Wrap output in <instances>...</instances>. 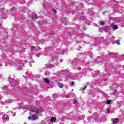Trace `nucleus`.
Returning a JSON list of instances; mask_svg holds the SVG:
<instances>
[{
  "mask_svg": "<svg viewBox=\"0 0 124 124\" xmlns=\"http://www.w3.org/2000/svg\"><path fill=\"white\" fill-rule=\"evenodd\" d=\"M71 84H72V86H73V85H74V82H72L71 83Z\"/></svg>",
  "mask_w": 124,
  "mask_h": 124,
  "instance_id": "4be33fe9",
  "label": "nucleus"
},
{
  "mask_svg": "<svg viewBox=\"0 0 124 124\" xmlns=\"http://www.w3.org/2000/svg\"><path fill=\"white\" fill-rule=\"evenodd\" d=\"M25 109L29 110V111H31V112H34V113H35L36 115H38V114H39V110L35 109L34 107L26 106V107H25Z\"/></svg>",
  "mask_w": 124,
  "mask_h": 124,
  "instance_id": "f257e3e1",
  "label": "nucleus"
},
{
  "mask_svg": "<svg viewBox=\"0 0 124 124\" xmlns=\"http://www.w3.org/2000/svg\"><path fill=\"white\" fill-rule=\"evenodd\" d=\"M31 51H33V50H34L35 49V47L34 46H33L31 47Z\"/></svg>",
  "mask_w": 124,
  "mask_h": 124,
  "instance_id": "4468645a",
  "label": "nucleus"
},
{
  "mask_svg": "<svg viewBox=\"0 0 124 124\" xmlns=\"http://www.w3.org/2000/svg\"><path fill=\"white\" fill-rule=\"evenodd\" d=\"M87 88V86H85L84 88H83V91L84 90H86V89Z\"/></svg>",
  "mask_w": 124,
  "mask_h": 124,
  "instance_id": "412c9836",
  "label": "nucleus"
},
{
  "mask_svg": "<svg viewBox=\"0 0 124 124\" xmlns=\"http://www.w3.org/2000/svg\"><path fill=\"white\" fill-rule=\"evenodd\" d=\"M116 44H117V45H120V41H117Z\"/></svg>",
  "mask_w": 124,
  "mask_h": 124,
  "instance_id": "a211bd4d",
  "label": "nucleus"
},
{
  "mask_svg": "<svg viewBox=\"0 0 124 124\" xmlns=\"http://www.w3.org/2000/svg\"><path fill=\"white\" fill-rule=\"evenodd\" d=\"M107 104H110V103H111V100H107Z\"/></svg>",
  "mask_w": 124,
  "mask_h": 124,
  "instance_id": "9b49d317",
  "label": "nucleus"
},
{
  "mask_svg": "<svg viewBox=\"0 0 124 124\" xmlns=\"http://www.w3.org/2000/svg\"><path fill=\"white\" fill-rule=\"evenodd\" d=\"M45 81L46 83V84H49V81L47 78L45 79Z\"/></svg>",
  "mask_w": 124,
  "mask_h": 124,
  "instance_id": "9d476101",
  "label": "nucleus"
},
{
  "mask_svg": "<svg viewBox=\"0 0 124 124\" xmlns=\"http://www.w3.org/2000/svg\"><path fill=\"white\" fill-rule=\"evenodd\" d=\"M36 56L37 58H39V57H40V56H41V54L40 53H39V54H36Z\"/></svg>",
  "mask_w": 124,
  "mask_h": 124,
  "instance_id": "2eb2a0df",
  "label": "nucleus"
},
{
  "mask_svg": "<svg viewBox=\"0 0 124 124\" xmlns=\"http://www.w3.org/2000/svg\"><path fill=\"white\" fill-rule=\"evenodd\" d=\"M2 120L3 122H7V121H9V118H8V115H4L2 117Z\"/></svg>",
  "mask_w": 124,
  "mask_h": 124,
  "instance_id": "f03ea898",
  "label": "nucleus"
},
{
  "mask_svg": "<svg viewBox=\"0 0 124 124\" xmlns=\"http://www.w3.org/2000/svg\"><path fill=\"white\" fill-rule=\"evenodd\" d=\"M18 69H21V68H18Z\"/></svg>",
  "mask_w": 124,
  "mask_h": 124,
  "instance_id": "393cba45",
  "label": "nucleus"
},
{
  "mask_svg": "<svg viewBox=\"0 0 124 124\" xmlns=\"http://www.w3.org/2000/svg\"><path fill=\"white\" fill-rule=\"evenodd\" d=\"M112 122H113V124H118L119 123V119L115 118L111 119Z\"/></svg>",
  "mask_w": 124,
  "mask_h": 124,
  "instance_id": "20e7f679",
  "label": "nucleus"
},
{
  "mask_svg": "<svg viewBox=\"0 0 124 124\" xmlns=\"http://www.w3.org/2000/svg\"><path fill=\"white\" fill-rule=\"evenodd\" d=\"M77 103H78L77 100H74V104H77Z\"/></svg>",
  "mask_w": 124,
  "mask_h": 124,
  "instance_id": "dca6fc26",
  "label": "nucleus"
},
{
  "mask_svg": "<svg viewBox=\"0 0 124 124\" xmlns=\"http://www.w3.org/2000/svg\"><path fill=\"white\" fill-rule=\"evenodd\" d=\"M100 23L101 25H102V26H103L104 25V24H105V22H103V21H101V22H100Z\"/></svg>",
  "mask_w": 124,
  "mask_h": 124,
  "instance_id": "ddd939ff",
  "label": "nucleus"
},
{
  "mask_svg": "<svg viewBox=\"0 0 124 124\" xmlns=\"http://www.w3.org/2000/svg\"><path fill=\"white\" fill-rule=\"evenodd\" d=\"M11 102H12V100L9 99V100H6L5 102V103H11Z\"/></svg>",
  "mask_w": 124,
  "mask_h": 124,
  "instance_id": "6e6552de",
  "label": "nucleus"
},
{
  "mask_svg": "<svg viewBox=\"0 0 124 124\" xmlns=\"http://www.w3.org/2000/svg\"><path fill=\"white\" fill-rule=\"evenodd\" d=\"M112 28H113V29H114L115 30H117L118 29V25H112Z\"/></svg>",
  "mask_w": 124,
  "mask_h": 124,
  "instance_id": "1a4fd4ad",
  "label": "nucleus"
},
{
  "mask_svg": "<svg viewBox=\"0 0 124 124\" xmlns=\"http://www.w3.org/2000/svg\"><path fill=\"white\" fill-rule=\"evenodd\" d=\"M46 75H49L50 74V73L49 72H46L45 73Z\"/></svg>",
  "mask_w": 124,
  "mask_h": 124,
  "instance_id": "f3484780",
  "label": "nucleus"
},
{
  "mask_svg": "<svg viewBox=\"0 0 124 124\" xmlns=\"http://www.w3.org/2000/svg\"><path fill=\"white\" fill-rule=\"evenodd\" d=\"M32 19H36L37 18V14H34L32 16Z\"/></svg>",
  "mask_w": 124,
  "mask_h": 124,
  "instance_id": "0eeeda50",
  "label": "nucleus"
},
{
  "mask_svg": "<svg viewBox=\"0 0 124 124\" xmlns=\"http://www.w3.org/2000/svg\"><path fill=\"white\" fill-rule=\"evenodd\" d=\"M94 122H98V120H95Z\"/></svg>",
  "mask_w": 124,
  "mask_h": 124,
  "instance_id": "b1692460",
  "label": "nucleus"
},
{
  "mask_svg": "<svg viewBox=\"0 0 124 124\" xmlns=\"http://www.w3.org/2000/svg\"><path fill=\"white\" fill-rule=\"evenodd\" d=\"M29 120H30L31 121H35V120H37V117L33 115L32 116H30L29 117Z\"/></svg>",
  "mask_w": 124,
  "mask_h": 124,
  "instance_id": "7ed1b4c3",
  "label": "nucleus"
},
{
  "mask_svg": "<svg viewBox=\"0 0 124 124\" xmlns=\"http://www.w3.org/2000/svg\"><path fill=\"white\" fill-rule=\"evenodd\" d=\"M52 12L54 14H56V13H57V11H56V10H55L54 9H52Z\"/></svg>",
  "mask_w": 124,
  "mask_h": 124,
  "instance_id": "f8f14e48",
  "label": "nucleus"
},
{
  "mask_svg": "<svg viewBox=\"0 0 124 124\" xmlns=\"http://www.w3.org/2000/svg\"><path fill=\"white\" fill-rule=\"evenodd\" d=\"M12 115H15V112H12Z\"/></svg>",
  "mask_w": 124,
  "mask_h": 124,
  "instance_id": "5701e85b",
  "label": "nucleus"
},
{
  "mask_svg": "<svg viewBox=\"0 0 124 124\" xmlns=\"http://www.w3.org/2000/svg\"><path fill=\"white\" fill-rule=\"evenodd\" d=\"M72 79H74V78H73Z\"/></svg>",
  "mask_w": 124,
  "mask_h": 124,
  "instance_id": "a878e982",
  "label": "nucleus"
},
{
  "mask_svg": "<svg viewBox=\"0 0 124 124\" xmlns=\"http://www.w3.org/2000/svg\"><path fill=\"white\" fill-rule=\"evenodd\" d=\"M72 66H74V67H75V66H76V64L75 63H72Z\"/></svg>",
  "mask_w": 124,
  "mask_h": 124,
  "instance_id": "6ab92c4d",
  "label": "nucleus"
},
{
  "mask_svg": "<svg viewBox=\"0 0 124 124\" xmlns=\"http://www.w3.org/2000/svg\"><path fill=\"white\" fill-rule=\"evenodd\" d=\"M107 113H110V109H108Z\"/></svg>",
  "mask_w": 124,
  "mask_h": 124,
  "instance_id": "aec40b11",
  "label": "nucleus"
},
{
  "mask_svg": "<svg viewBox=\"0 0 124 124\" xmlns=\"http://www.w3.org/2000/svg\"><path fill=\"white\" fill-rule=\"evenodd\" d=\"M58 86L60 88H63V84H62V83H59Z\"/></svg>",
  "mask_w": 124,
  "mask_h": 124,
  "instance_id": "423d86ee",
  "label": "nucleus"
},
{
  "mask_svg": "<svg viewBox=\"0 0 124 124\" xmlns=\"http://www.w3.org/2000/svg\"><path fill=\"white\" fill-rule=\"evenodd\" d=\"M50 122L51 123H53V122H56V118L55 117H52L50 119Z\"/></svg>",
  "mask_w": 124,
  "mask_h": 124,
  "instance_id": "39448f33",
  "label": "nucleus"
}]
</instances>
